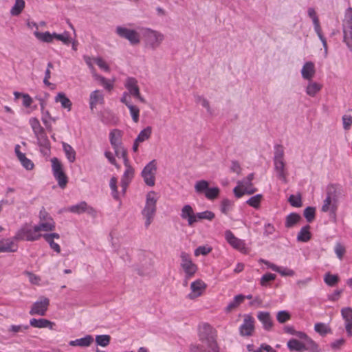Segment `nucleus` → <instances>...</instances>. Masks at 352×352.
Instances as JSON below:
<instances>
[{"label": "nucleus", "instance_id": "bb28decb", "mask_svg": "<svg viewBox=\"0 0 352 352\" xmlns=\"http://www.w3.org/2000/svg\"><path fill=\"white\" fill-rule=\"evenodd\" d=\"M122 136V131L115 129L109 133V141L112 147H118L122 144L121 139Z\"/></svg>", "mask_w": 352, "mask_h": 352}, {"label": "nucleus", "instance_id": "8fccbe9b", "mask_svg": "<svg viewBox=\"0 0 352 352\" xmlns=\"http://www.w3.org/2000/svg\"><path fill=\"white\" fill-rule=\"evenodd\" d=\"M113 148L114 149L116 156L118 157H122L124 160V165H127L129 161L126 156V151L122 145H119L118 147H113Z\"/></svg>", "mask_w": 352, "mask_h": 352}, {"label": "nucleus", "instance_id": "20e7f679", "mask_svg": "<svg viewBox=\"0 0 352 352\" xmlns=\"http://www.w3.org/2000/svg\"><path fill=\"white\" fill-rule=\"evenodd\" d=\"M344 38L343 41L352 51V8H348L344 14V19L342 23Z\"/></svg>", "mask_w": 352, "mask_h": 352}, {"label": "nucleus", "instance_id": "b1692460", "mask_svg": "<svg viewBox=\"0 0 352 352\" xmlns=\"http://www.w3.org/2000/svg\"><path fill=\"white\" fill-rule=\"evenodd\" d=\"M125 87L129 91L127 92L129 95L135 97L136 96H139L140 89L138 85V81L134 78H127L125 82Z\"/></svg>", "mask_w": 352, "mask_h": 352}, {"label": "nucleus", "instance_id": "2f4dec72", "mask_svg": "<svg viewBox=\"0 0 352 352\" xmlns=\"http://www.w3.org/2000/svg\"><path fill=\"white\" fill-rule=\"evenodd\" d=\"M301 220V217L298 213L292 212L286 217L285 226L286 228H292Z\"/></svg>", "mask_w": 352, "mask_h": 352}, {"label": "nucleus", "instance_id": "052dcab7", "mask_svg": "<svg viewBox=\"0 0 352 352\" xmlns=\"http://www.w3.org/2000/svg\"><path fill=\"white\" fill-rule=\"evenodd\" d=\"M276 275L271 273H267L264 274L260 280V283L263 287H267L270 281L275 280Z\"/></svg>", "mask_w": 352, "mask_h": 352}, {"label": "nucleus", "instance_id": "bf43d9fd", "mask_svg": "<svg viewBox=\"0 0 352 352\" xmlns=\"http://www.w3.org/2000/svg\"><path fill=\"white\" fill-rule=\"evenodd\" d=\"M232 205H233V203L232 201H230L228 199H223L221 201V212L225 214H228L229 211L231 210Z\"/></svg>", "mask_w": 352, "mask_h": 352}, {"label": "nucleus", "instance_id": "2eb2a0df", "mask_svg": "<svg viewBox=\"0 0 352 352\" xmlns=\"http://www.w3.org/2000/svg\"><path fill=\"white\" fill-rule=\"evenodd\" d=\"M341 316L344 320V327L347 336L352 337V308H342L341 309Z\"/></svg>", "mask_w": 352, "mask_h": 352}, {"label": "nucleus", "instance_id": "cd10ccee", "mask_svg": "<svg viewBox=\"0 0 352 352\" xmlns=\"http://www.w3.org/2000/svg\"><path fill=\"white\" fill-rule=\"evenodd\" d=\"M93 342V337L91 335H87L84 338L70 341L69 344L72 346H78L81 347H87L90 346Z\"/></svg>", "mask_w": 352, "mask_h": 352}, {"label": "nucleus", "instance_id": "7ed1b4c3", "mask_svg": "<svg viewBox=\"0 0 352 352\" xmlns=\"http://www.w3.org/2000/svg\"><path fill=\"white\" fill-rule=\"evenodd\" d=\"M42 237L41 233L37 232L34 226L31 223H24L16 232L14 239L15 241H35Z\"/></svg>", "mask_w": 352, "mask_h": 352}, {"label": "nucleus", "instance_id": "6e6552de", "mask_svg": "<svg viewBox=\"0 0 352 352\" xmlns=\"http://www.w3.org/2000/svg\"><path fill=\"white\" fill-rule=\"evenodd\" d=\"M53 175L58 182V186L61 188H65L67 184V177L65 174L60 162L56 158L54 157L51 160Z\"/></svg>", "mask_w": 352, "mask_h": 352}, {"label": "nucleus", "instance_id": "39448f33", "mask_svg": "<svg viewBox=\"0 0 352 352\" xmlns=\"http://www.w3.org/2000/svg\"><path fill=\"white\" fill-rule=\"evenodd\" d=\"M338 208V197L336 189L333 186L327 188V196L323 201L321 210L324 212H330L335 214Z\"/></svg>", "mask_w": 352, "mask_h": 352}, {"label": "nucleus", "instance_id": "e2e57ef3", "mask_svg": "<svg viewBox=\"0 0 352 352\" xmlns=\"http://www.w3.org/2000/svg\"><path fill=\"white\" fill-rule=\"evenodd\" d=\"M291 318V315L287 311H280L277 313L276 319L280 323H285L289 320Z\"/></svg>", "mask_w": 352, "mask_h": 352}, {"label": "nucleus", "instance_id": "412c9836", "mask_svg": "<svg viewBox=\"0 0 352 352\" xmlns=\"http://www.w3.org/2000/svg\"><path fill=\"white\" fill-rule=\"evenodd\" d=\"M20 146L16 144L14 148L15 153L22 166L27 170H32L34 168L33 162L25 157V155L20 151Z\"/></svg>", "mask_w": 352, "mask_h": 352}, {"label": "nucleus", "instance_id": "4be33fe9", "mask_svg": "<svg viewBox=\"0 0 352 352\" xmlns=\"http://www.w3.org/2000/svg\"><path fill=\"white\" fill-rule=\"evenodd\" d=\"M316 73L314 64L311 62H306L301 69L302 77L307 80H311Z\"/></svg>", "mask_w": 352, "mask_h": 352}, {"label": "nucleus", "instance_id": "9b49d317", "mask_svg": "<svg viewBox=\"0 0 352 352\" xmlns=\"http://www.w3.org/2000/svg\"><path fill=\"white\" fill-rule=\"evenodd\" d=\"M49 305L50 300L45 296H41L38 300L33 303L29 314L31 316L38 315L43 316L46 314Z\"/></svg>", "mask_w": 352, "mask_h": 352}, {"label": "nucleus", "instance_id": "680f3d73", "mask_svg": "<svg viewBox=\"0 0 352 352\" xmlns=\"http://www.w3.org/2000/svg\"><path fill=\"white\" fill-rule=\"evenodd\" d=\"M130 113L131 115L132 119L134 122H138L139 120V116H140V109L138 107L131 104L128 107Z\"/></svg>", "mask_w": 352, "mask_h": 352}, {"label": "nucleus", "instance_id": "c03bdc74", "mask_svg": "<svg viewBox=\"0 0 352 352\" xmlns=\"http://www.w3.org/2000/svg\"><path fill=\"white\" fill-rule=\"evenodd\" d=\"M111 341V336L109 335H98L96 336V342L98 345L106 347Z\"/></svg>", "mask_w": 352, "mask_h": 352}, {"label": "nucleus", "instance_id": "ddd939ff", "mask_svg": "<svg viewBox=\"0 0 352 352\" xmlns=\"http://www.w3.org/2000/svg\"><path fill=\"white\" fill-rule=\"evenodd\" d=\"M67 210L78 214L86 212L93 218H96L97 216V210L89 206L86 201H81L76 205L71 206Z\"/></svg>", "mask_w": 352, "mask_h": 352}, {"label": "nucleus", "instance_id": "473e14b6", "mask_svg": "<svg viewBox=\"0 0 352 352\" xmlns=\"http://www.w3.org/2000/svg\"><path fill=\"white\" fill-rule=\"evenodd\" d=\"M245 296L243 294H239L234 296L233 300H232L226 307L225 310L226 312H230L233 309H236L237 307L239 306L241 303L243 302L245 300Z\"/></svg>", "mask_w": 352, "mask_h": 352}, {"label": "nucleus", "instance_id": "5fc2aeb1", "mask_svg": "<svg viewBox=\"0 0 352 352\" xmlns=\"http://www.w3.org/2000/svg\"><path fill=\"white\" fill-rule=\"evenodd\" d=\"M261 199H262V195H260V194H258L256 195H254L253 197H251L247 201L246 203L254 208H259L260 206V203H261Z\"/></svg>", "mask_w": 352, "mask_h": 352}, {"label": "nucleus", "instance_id": "58836bf2", "mask_svg": "<svg viewBox=\"0 0 352 352\" xmlns=\"http://www.w3.org/2000/svg\"><path fill=\"white\" fill-rule=\"evenodd\" d=\"M63 148L69 162H74L76 160V151L72 146L69 144L63 142Z\"/></svg>", "mask_w": 352, "mask_h": 352}, {"label": "nucleus", "instance_id": "09e8293b", "mask_svg": "<svg viewBox=\"0 0 352 352\" xmlns=\"http://www.w3.org/2000/svg\"><path fill=\"white\" fill-rule=\"evenodd\" d=\"M209 188V183L206 180H200L196 182L195 185V191L197 193H203L206 192Z\"/></svg>", "mask_w": 352, "mask_h": 352}, {"label": "nucleus", "instance_id": "a18cd8bd", "mask_svg": "<svg viewBox=\"0 0 352 352\" xmlns=\"http://www.w3.org/2000/svg\"><path fill=\"white\" fill-rule=\"evenodd\" d=\"M324 281L327 285L333 287L338 283L339 277L338 275L328 272L324 275Z\"/></svg>", "mask_w": 352, "mask_h": 352}, {"label": "nucleus", "instance_id": "e433bc0d", "mask_svg": "<svg viewBox=\"0 0 352 352\" xmlns=\"http://www.w3.org/2000/svg\"><path fill=\"white\" fill-rule=\"evenodd\" d=\"M25 5L24 0H15V3L10 10V14L12 16H19L24 10Z\"/></svg>", "mask_w": 352, "mask_h": 352}, {"label": "nucleus", "instance_id": "f704fd0d", "mask_svg": "<svg viewBox=\"0 0 352 352\" xmlns=\"http://www.w3.org/2000/svg\"><path fill=\"white\" fill-rule=\"evenodd\" d=\"M288 349L291 351H303L305 349L304 343L300 342L296 339H290L287 344Z\"/></svg>", "mask_w": 352, "mask_h": 352}, {"label": "nucleus", "instance_id": "774afa93", "mask_svg": "<svg viewBox=\"0 0 352 352\" xmlns=\"http://www.w3.org/2000/svg\"><path fill=\"white\" fill-rule=\"evenodd\" d=\"M346 250L344 247L340 243H337L335 247V252L340 260H342Z\"/></svg>", "mask_w": 352, "mask_h": 352}, {"label": "nucleus", "instance_id": "7c9ffc66", "mask_svg": "<svg viewBox=\"0 0 352 352\" xmlns=\"http://www.w3.org/2000/svg\"><path fill=\"white\" fill-rule=\"evenodd\" d=\"M322 86L320 83L314 81L309 80V83L306 87V94L314 97L322 89Z\"/></svg>", "mask_w": 352, "mask_h": 352}, {"label": "nucleus", "instance_id": "c756f323", "mask_svg": "<svg viewBox=\"0 0 352 352\" xmlns=\"http://www.w3.org/2000/svg\"><path fill=\"white\" fill-rule=\"evenodd\" d=\"M34 226L38 233H40L41 231H53L55 229V222L54 219H50V221L39 222L38 225Z\"/></svg>", "mask_w": 352, "mask_h": 352}, {"label": "nucleus", "instance_id": "6e6d98bb", "mask_svg": "<svg viewBox=\"0 0 352 352\" xmlns=\"http://www.w3.org/2000/svg\"><path fill=\"white\" fill-rule=\"evenodd\" d=\"M94 77L98 80L100 84L107 90L110 91L113 89V85L104 77L94 74Z\"/></svg>", "mask_w": 352, "mask_h": 352}, {"label": "nucleus", "instance_id": "f03ea898", "mask_svg": "<svg viewBox=\"0 0 352 352\" xmlns=\"http://www.w3.org/2000/svg\"><path fill=\"white\" fill-rule=\"evenodd\" d=\"M157 197L154 191H150L146 197L145 206L142 211V214L145 219V226L148 228L152 223L156 213V204Z\"/></svg>", "mask_w": 352, "mask_h": 352}, {"label": "nucleus", "instance_id": "0e129e2a", "mask_svg": "<svg viewBox=\"0 0 352 352\" xmlns=\"http://www.w3.org/2000/svg\"><path fill=\"white\" fill-rule=\"evenodd\" d=\"M284 160V149L281 145L275 146L274 161Z\"/></svg>", "mask_w": 352, "mask_h": 352}, {"label": "nucleus", "instance_id": "c85d7f7f", "mask_svg": "<svg viewBox=\"0 0 352 352\" xmlns=\"http://www.w3.org/2000/svg\"><path fill=\"white\" fill-rule=\"evenodd\" d=\"M54 100L56 102H60L63 108L67 109L68 111H71L72 103L64 93H58Z\"/></svg>", "mask_w": 352, "mask_h": 352}, {"label": "nucleus", "instance_id": "dca6fc26", "mask_svg": "<svg viewBox=\"0 0 352 352\" xmlns=\"http://www.w3.org/2000/svg\"><path fill=\"white\" fill-rule=\"evenodd\" d=\"M181 217L186 220L189 226H192L197 222L196 214L190 205L186 204L183 206L181 210Z\"/></svg>", "mask_w": 352, "mask_h": 352}, {"label": "nucleus", "instance_id": "1a4fd4ad", "mask_svg": "<svg viewBox=\"0 0 352 352\" xmlns=\"http://www.w3.org/2000/svg\"><path fill=\"white\" fill-rule=\"evenodd\" d=\"M116 32L120 37L128 40L132 45H138L140 42V36L135 30L118 26Z\"/></svg>", "mask_w": 352, "mask_h": 352}, {"label": "nucleus", "instance_id": "5701e85b", "mask_svg": "<svg viewBox=\"0 0 352 352\" xmlns=\"http://www.w3.org/2000/svg\"><path fill=\"white\" fill-rule=\"evenodd\" d=\"M257 318L259 321L263 324V328L270 331L273 327V322L270 314L267 311H259L257 314Z\"/></svg>", "mask_w": 352, "mask_h": 352}, {"label": "nucleus", "instance_id": "69168bd1", "mask_svg": "<svg viewBox=\"0 0 352 352\" xmlns=\"http://www.w3.org/2000/svg\"><path fill=\"white\" fill-rule=\"evenodd\" d=\"M342 124L344 130H349L352 125V116L348 115H344L342 116Z\"/></svg>", "mask_w": 352, "mask_h": 352}, {"label": "nucleus", "instance_id": "49530a36", "mask_svg": "<svg viewBox=\"0 0 352 352\" xmlns=\"http://www.w3.org/2000/svg\"><path fill=\"white\" fill-rule=\"evenodd\" d=\"M308 15L312 19L314 30H319V29L321 28L320 21L318 17L316 15V11L313 8H309L308 9Z\"/></svg>", "mask_w": 352, "mask_h": 352}, {"label": "nucleus", "instance_id": "4d7b16f0", "mask_svg": "<svg viewBox=\"0 0 352 352\" xmlns=\"http://www.w3.org/2000/svg\"><path fill=\"white\" fill-rule=\"evenodd\" d=\"M52 36H54V39L56 38L60 41L65 45H68L70 43V38L67 32H65L63 34H60L54 32L52 33Z\"/></svg>", "mask_w": 352, "mask_h": 352}, {"label": "nucleus", "instance_id": "72a5a7b5", "mask_svg": "<svg viewBox=\"0 0 352 352\" xmlns=\"http://www.w3.org/2000/svg\"><path fill=\"white\" fill-rule=\"evenodd\" d=\"M35 137L36 138L37 142L39 146L45 149L50 148V143L45 131L35 135Z\"/></svg>", "mask_w": 352, "mask_h": 352}, {"label": "nucleus", "instance_id": "423d86ee", "mask_svg": "<svg viewBox=\"0 0 352 352\" xmlns=\"http://www.w3.org/2000/svg\"><path fill=\"white\" fill-rule=\"evenodd\" d=\"M145 43L148 47L155 50L160 47L164 39V35L156 30L146 29L144 32Z\"/></svg>", "mask_w": 352, "mask_h": 352}, {"label": "nucleus", "instance_id": "79ce46f5", "mask_svg": "<svg viewBox=\"0 0 352 352\" xmlns=\"http://www.w3.org/2000/svg\"><path fill=\"white\" fill-rule=\"evenodd\" d=\"M29 123L34 135L45 131L44 128L41 125L39 120L36 118H31L29 120Z\"/></svg>", "mask_w": 352, "mask_h": 352}, {"label": "nucleus", "instance_id": "aec40b11", "mask_svg": "<svg viewBox=\"0 0 352 352\" xmlns=\"http://www.w3.org/2000/svg\"><path fill=\"white\" fill-rule=\"evenodd\" d=\"M274 170L276 173L278 178L282 180L284 183H287V173L285 169V163L284 160L274 161Z\"/></svg>", "mask_w": 352, "mask_h": 352}, {"label": "nucleus", "instance_id": "13d9d810", "mask_svg": "<svg viewBox=\"0 0 352 352\" xmlns=\"http://www.w3.org/2000/svg\"><path fill=\"white\" fill-rule=\"evenodd\" d=\"M195 102L197 103H200L202 105V107H204V108L206 109L207 111L209 113H212V110L210 107L209 102L208 101V100L206 98H205L204 97H203L201 96H199V95L195 96Z\"/></svg>", "mask_w": 352, "mask_h": 352}, {"label": "nucleus", "instance_id": "864d4df0", "mask_svg": "<svg viewBox=\"0 0 352 352\" xmlns=\"http://www.w3.org/2000/svg\"><path fill=\"white\" fill-rule=\"evenodd\" d=\"M219 192L218 187L208 188L204 195L208 199L213 200L219 196Z\"/></svg>", "mask_w": 352, "mask_h": 352}, {"label": "nucleus", "instance_id": "6ab92c4d", "mask_svg": "<svg viewBox=\"0 0 352 352\" xmlns=\"http://www.w3.org/2000/svg\"><path fill=\"white\" fill-rule=\"evenodd\" d=\"M125 166L126 168L121 179V187L123 194L125 193L129 184L134 176V170L130 165H129V162L127 163V165Z\"/></svg>", "mask_w": 352, "mask_h": 352}, {"label": "nucleus", "instance_id": "f8f14e48", "mask_svg": "<svg viewBox=\"0 0 352 352\" xmlns=\"http://www.w3.org/2000/svg\"><path fill=\"white\" fill-rule=\"evenodd\" d=\"M254 318L251 315H244L243 323L239 327V334L243 337L252 336L254 332Z\"/></svg>", "mask_w": 352, "mask_h": 352}, {"label": "nucleus", "instance_id": "37998d69", "mask_svg": "<svg viewBox=\"0 0 352 352\" xmlns=\"http://www.w3.org/2000/svg\"><path fill=\"white\" fill-rule=\"evenodd\" d=\"M304 351H308L309 352H319V346L316 342H315L311 338H309L304 344Z\"/></svg>", "mask_w": 352, "mask_h": 352}, {"label": "nucleus", "instance_id": "de8ad7c7", "mask_svg": "<svg viewBox=\"0 0 352 352\" xmlns=\"http://www.w3.org/2000/svg\"><path fill=\"white\" fill-rule=\"evenodd\" d=\"M288 201L293 207L300 208L302 206V197L300 193L296 195H291L288 199Z\"/></svg>", "mask_w": 352, "mask_h": 352}, {"label": "nucleus", "instance_id": "393cba45", "mask_svg": "<svg viewBox=\"0 0 352 352\" xmlns=\"http://www.w3.org/2000/svg\"><path fill=\"white\" fill-rule=\"evenodd\" d=\"M30 326L35 328H49L50 329H53L55 324L53 322H51L45 318H32L30 320Z\"/></svg>", "mask_w": 352, "mask_h": 352}, {"label": "nucleus", "instance_id": "ea45409f", "mask_svg": "<svg viewBox=\"0 0 352 352\" xmlns=\"http://www.w3.org/2000/svg\"><path fill=\"white\" fill-rule=\"evenodd\" d=\"M152 133V128L151 126H147L143 130H142L138 134V137L135 138L136 142H143L147 140H148Z\"/></svg>", "mask_w": 352, "mask_h": 352}, {"label": "nucleus", "instance_id": "4c0bfd02", "mask_svg": "<svg viewBox=\"0 0 352 352\" xmlns=\"http://www.w3.org/2000/svg\"><path fill=\"white\" fill-rule=\"evenodd\" d=\"M34 35L38 40L44 43H52L54 40V36L50 32H40L36 30Z\"/></svg>", "mask_w": 352, "mask_h": 352}, {"label": "nucleus", "instance_id": "0eeeda50", "mask_svg": "<svg viewBox=\"0 0 352 352\" xmlns=\"http://www.w3.org/2000/svg\"><path fill=\"white\" fill-rule=\"evenodd\" d=\"M156 172L157 162L155 160H153L145 166L141 173L147 186H153L155 185Z\"/></svg>", "mask_w": 352, "mask_h": 352}, {"label": "nucleus", "instance_id": "338daca9", "mask_svg": "<svg viewBox=\"0 0 352 352\" xmlns=\"http://www.w3.org/2000/svg\"><path fill=\"white\" fill-rule=\"evenodd\" d=\"M24 273L25 275L28 276V277L29 278V280L32 284H34V285L39 284V282L41 280V278L39 276L35 275L34 274H33L30 272H28V271H25Z\"/></svg>", "mask_w": 352, "mask_h": 352}, {"label": "nucleus", "instance_id": "f257e3e1", "mask_svg": "<svg viewBox=\"0 0 352 352\" xmlns=\"http://www.w3.org/2000/svg\"><path fill=\"white\" fill-rule=\"evenodd\" d=\"M198 338L200 343L190 344V352H220L217 331L210 324L205 322L199 325Z\"/></svg>", "mask_w": 352, "mask_h": 352}, {"label": "nucleus", "instance_id": "3c124183", "mask_svg": "<svg viewBox=\"0 0 352 352\" xmlns=\"http://www.w3.org/2000/svg\"><path fill=\"white\" fill-rule=\"evenodd\" d=\"M315 214L316 209L314 207L309 206L304 210L303 215L309 223H311L314 220Z\"/></svg>", "mask_w": 352, "mask_h": 352}, {"label": "nucleus", "instance_id": "f3484780", "mask_svg": "<svg viewBox=\"0 0 352 352\" xmlns=\"http://www.w3.org/2000/svg\"><path fill=\"white\" fill-rule=\"evenodd\" d=\"M206 288L205 283L201 280H197L190 285L191 292L188 295V298L195 299L201 296Z\"/></svg>", "mask_w": 352, "mask_h": 352}, {"label": "nucleus", "instance_id": "a211bd4d", "mask_svg": "<svg viewBox=\"0 0 352 352\" xmlns=\"http://www.w3.org/2000/svg\"><path fill=\"white\" fill-rule=\"evenodd\" d=\"M14 237L0 240V252H16L18 245L14 243Z\"/></svg>", "mask_w": 352, "mask_h": 352}, {"label": "nucleus", "instance_id": "603ef678", "mask_svg": "<svg viewBox=\"0 0 352 352\" xmlns=\"http://www.w3.org/2000/svg\"><path fill=\"white\" fill-rule=\"evenodd\" d=\"M197 221L198 219H207L212 221L214 217L215 214L213 212L210 210H206L201 212L196 213Z\"/></svg>", "mask_w": 352, "mask_h": 352}, {"label": "nucleus", "instance_id": "c9c22d12", "mask_svg": "<svg viewBox=\"0 0 352 352\" xmlns=\"http://www.w3.org/2000/svg\"><path fill=\"white\" fill-rule=\"evenodd\" d=\"M310 226L307 225L302 227L297 235V240L301 242H307L311 239V233L309 232Z\"/></svg>", "mask_w": 352, "mask_h": 352}, {"label": "nucleus", "instance_id": "a19ab883", "mask_svg": "<svg viewBox=\"0 0 352 352\" xmlns=\"http://www.w3.org/2000/svg\"><path fill=\"white\" fill-rule=\"evenodd\" d=\"M314 330L322 336H324L331 332L329 326L322 322L316 323L314 325Z\"/></svg>", "mask_w": 352, "mask_h": 352}, {"label": "nucleus", "instance_id": "4468645a", "mask_svg": "<svg viewBox=\"0 0 352 352\" xmlns=\"http://www.w3.org/2000/svg\"><path fill=\"white\" fill-rule=\"evenodd\" d=\"M225 238L227 242L234 249L243 252H246V248L243 240L236 237L230 230L225 232Z\"/></svg>", "mask_w": 352, "mask_h": 352}, {"label": "nucleus", "instance_id": "a878e982", "mask_svg": "<svg viewBox=\"0 0 352 352\" xmlns=\"http://www.w3.org/2000/svg\"><path fill=\"white\" fill-rule=\"evenodd\" d=\"M104 102L103 94L99 90H95L90 94L89 105L91 110L96 107L98 104H102Z\"/></svg>", "mask_w": 352, "mask_h": 352}, {"label": "nucleus", "instance_id": "9d476101", "mask_svg": "<svg viewBox=\"0 0 352 352\" xmlns=\"http://www.w3.org/2000/svg\"><path fill=\"white\" fill-rule=\"evenodd\" d=\"M180 258L181 267L185 272V278H190L197 271V267L192 263L190 256L188 254L183 252L181 253Z\"/></svg>", "mask_w": 352, "mask_h": 352}]
</instances>
